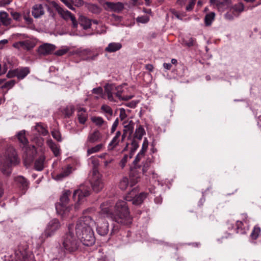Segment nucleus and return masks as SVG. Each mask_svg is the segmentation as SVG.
I'll list each match as a JSON object with an SVG mask.
<instances>
[{
  "instance_id": "2eb2a0df",
  "label": "nucleus",
  "mask_w": 261,
  "mask_h": 261,
  "mask_svg": "<svg viewBox=\"0 0 261 261\" xmlns=\"http://www.w3.org/2000/svg\"><path fill=\"white\" fill-rule=\"evenodd\" d=\"M96 231L101 236L107 235L109 231V224L106 221H100L99 219L97 222Z\"/></svg>"
},
{
  "instance_id": "20e7f679",
  "label": "nucleus",
  "mask_w": 261,
  "mask_h": 261,
  "mask_svg": "<svg viewBox=\"0 0 261 261\" xmlns=\"http://www.w3.org/2000/svg\"><path fill=\"white\" fill-rule=\"evenodd\" d=\"M71 226L69 227V232L63 237V245L65 249L69 252H72L77 250L80 243L77 236H74L70 231Z\"/></svg>"
},
{
  "instance_id": "13d9d810",
  "label": "nucleus",
  "mask_w": 261,
  "mask_h": 261,
  "mask_svg": "<svg viewBox=\"0 0 261 261\" xmlns=\"http://www.w3.org/2000/svg\"><path fill=\"white\" fill-rule=\"evenodd\" d=\"M6 76L8 78H13L15 76L17 77L16 69L10 70L7 74Z\"/></svg>"
},
{
  "instance_id": "72a5a7b5",
  "label": "nucleus",
  "mask_w": 261,
  "mask_h": 261,
  "mask_svg": "<svg viewBox=\"0 0 261 261\" xmlns=\"http://www.w3.org/2000/svg\"><path fill=\"white\" fill-rule=\"evenodd\" d=\"M145 134V131L141 125L136 129L134 135V138L141 140L142 137Z\"/></svg>"
},
{
  "instance_id": "4468645a",
  "label": "nucleus",
  "mask_w": 261,
  "mask_h": 261,
  "mask_svg": "<svg viewBox=\"0 0 261 261\" xmlns=\"http://www.w3.org/2000/svg\"><path fill=\"white\" fill-rule=\"evenodd\" d=\"M55 45L49 43H44L40 45L38 48V53L41 56L50 55L55 50Z\"/></svg>"
},
{
  "instance_id": "4c0bfd02",
  "label": "nucleus",
  "mask_w": 261,
  "mask_h": 261,
  "mask_svg": "<svg viewBox=\"0 0 261 261\" xmlns=\"http://www.w3.org/2000/svg\"><path fill=\"white\" fill-rule=\"evenodd\" d=\"M74 107L73 106H68L62 110V113L65 117L69 118L74 112Z\"/></svg>"
},
{
  "instance_id": "ea45409f",
  "label": "nucleus",
  "mask_w": 261,
  "mask_h": 261,
  "mask_svg": "<svg viewBox=\"0 0 261 261\" xmlns=\"http://www.w3.org/2000/svg\"><path fill=\"white\" fill-rule=\"evenodd\" d=\"M80 23L81 25L83 26L84 29L87 30L91 27V20L84 17L81 18Z\"/></svg>"
},
{
  "instance_id": "ddd939ff",
  "label": "nucleus",
  "mask_w": 261,
  "mask_h": 261,
  "mask_svg": "<svg viewBox=\"0 0 261 261\" xmlns=\"http://www.w3.org/2000/svg\"><path fill=\"white\" fill-rule=\"evenodd\" d=\"M143 174L142 171L139 169V167L134 165V167L131 169L129 174L130 186L136 184Z\"/></svg>"
},
{
  "instance_id": "774afa93",
  "label": "nucleus",
  "mask_w": 261,
  "mask_h": 261,
  "mask_svg": "<svg viewBox=\"0 0 261 261\" xmlns=\"http://www.w3.org/2000/svg\"><path fill=\"white\" fill-rule=\"evenodd\" d=\"M24 19L25 20V21L29 24H32L33 20V19L30 17L29 15H24L23 16Z\"/></svg>"
},
{
  "instance_id": "bb28decb",
  "label": "nucleus",
  "mask_w": 261,
  "mask_h": 261,
  "mask_svg": "<svg viewBox=\"0 0 261 261\" xmlns=\"http://www.w3.org/2000/svg\"><path fill=\"white\" fill-rule=\"evenodd\" d=\"M122 47V44L119 42H112L108 44L106 47L105 51L108 53H113L120 49Z\"/></svg>"
},
{
  "instance_id": "5fc2aeb1",
  "label": "nucleus",
  "mask_w": 261,
  "mask_h": 261,
  "mask_svg": "<svg viewBox=\"0 0 261 261\" xmlns=\"http://www.w3.org/2000/svg\"><path fill=\"white\" fill-rule=\"evenodd\" d=\"M136 139L134 138L131 143V151L132 152H134L139 147V143L136 140Z\"/></svg>"
},
{
  "instance_id": "c756f323",
  "label": "nucleus",
  "mask_w": 261,
  "mask_h": 261,
  "mask_svg": "<svg viewBox=\"0 0 261 261\" xmlns=\"http://www.w3.org/2000/svg\"><path fill=\"white\" fill-rule=\"evenodd\" d=\"M71 172V167L67 166L65 168H63L62 171L57 175L56 179L57 180H62L64 177L68 176Z\"/></svg>"
},
{
  "instance_id": "dca6fc26",
  "label": "nucleus",
  "mask_w": 261,
  "mask_h": 261,
  "mask_svg": "<svg viewBox=\"0 0 261 261\" xmlns=\"http://www.w3.org/2000/svg\"><path fill=\"white\" fill-rule=\"evenodd\" d=\"M105 93L107 95L110 101H114L113 95L117 96L116 86L113 84H108L105 86Z\"/></svg>"
},
{
  "instance_id": "f03ea898",
  "label": "nucleus",
  "mask_w": 261,
  "mask_h": 261,
  "mask_svg": "<svg viewBox=\"0 0 261 261\" xmlns=\"http://www.w3.org/2000/svg\"><path fill=\"white\" fill-rule=\"evenodd\" d=\"M19 162L15 149L9 147L0 156V170L4 174L8 176L11 173L12 167L18 165Z\"/></svg>"
},
{
  "instance_id": "603ef678",
  "label": "nucleus",
  "mask_w": 261,
  "mask_h": 261,
  "mask_svg": "<svg viewBox=\"0 0 261 261\" xmlns=\"http://www.w3.org/2000/svg\"><path fill=\"white\" fill-rule=\"evenodd\" d=\"M149 20V17L147 16H142L140 17H138L136 18V21L138 22L146 23L148 22Z\"/></svg>"
},
{
  "instance_id": "aec40b11",
  "label": "nucleus",
  "mask_w": 261,
  "mask_h": 261,
  "mask_svg": "<svg viewBox=\"0 0 261 261\" xmlns=\"http://www.w3.org/2000/svg\"><path fill=\"white\" fill-rule=\"evenodd\" d=\"M32 14L35 18H40L44 14V10L41 4H36L32 9Z\"/></svg>"
},
{
  "instance_id": "b1692460",
  "label": "nucleus",
  "mask_w": 261,
  "mask_h": 261,
  "mask_svg": "<svg viewBox=\"0 0 261 261\" xmlns=\"http://www.w3.org/2000/svg\"><path fill=\"white\" fill-rule=\"evenodd\" d=\"M124 134H128L130 137L134 131L135 123L132 120L125 121L123 122Z\"/></svg>"
},
{
  "instance_id": "6e6d98bb",
  "label": "nucleus",
  "mask_w": 261,
  "mask_h": 261,
  "mask_svg": "<svg viewBox=\"0 0 261 261\" xmlns=\"http://www.w3.org/2000/svg\"><path fill=\"white\" fill-rule=\"evenodd\" d=\"M33 46L32 45L31 42L29 40L23 41V49H25L27 50H30L32 48H33Z\"/></svg>"
},
{
  "instance_id": "5701e85b",
  "label": "nucleus",
  "mask_w": 261,
  "mask_h": 261,
  "mask_svg": "<svg viewBox=\"0 0 261 261\" xmlns=\"http://www.w3.org/2000/svg\"><path fill=\"white\" fill-rule=\"evenodd\" d=\"M46 143L56 156L60 154V148L59 145L56 144L51 139L47 140Z\"/></svg>"
},
{
  "instance_id": "393cba45",
  "label": "nucleus",
  "mask_w": 261,
  "mask_h": 261,
  "mask_svg": "<svg viewBox=\"0 0 261 261\" xmlns=\"http://www.w3.org/2000/svg\"><path fill=\"white\" fill-rule=\"evenodd\" d=\"M17 71V78L18 80L23 79L30 72V69L29 67H19L16 68Z\"/></svg>"
},
{
  "instance_id": "052dcab7",
  "label": "nucleus",
  "mask_w": 261,
  "mask_h": 261,
  "mask_svg": "<svg viewBox=\"0 0 261 261\" xmlns=\"http://www.w3.org/2000/svg\"><path fill=\"white\" fill-rule=\"evenodd\" d=\"M119 230V227L117 225H114L110 231V236H112L117 233Z\"/></svg>"
},
{
  "instance_id": "7ed1b4c3",
  "label": "nucleus",
  "mask_w": 261,
  "mask_h": 261,
  "mask_svg": "<svg viewBox=\"0 0 261 261\" xmlns=\"http://www.w3.org/2000/svg\"><path fill=\"white\" fill-rule=\"evenodd\" d=\"M93 212L94 210L92 208H89L83 211V216L81 217L76 222L75 228L76 233H81L82 231H85L88 228L92 229V226L95 224V222L92 217L89 215Z\"/></svg>"
},
{
  "instance_id": "79ce46f5",
  "label": "nucleus",
  "mask_w": 261,
  "mask_h": 261,
  "mask_svg": "<svg viewBox=\"0 0 261 261\" xmlns=\"http://www.w3.org/2000/svg\"><path fill=\"white\" fill-rule=\"evenodd\" d=\"M260 233V228L258 226H255L252 230L250 236L253 240H256Z\"/></svg>"
},
{
  "instance_id": "a878e982",
  "label": "nucleus",
  "mask_w": 261,
  "mask_h": 261,
  "mask_svg": "<svg viewBox=\"0 0 261 261\" xmlns=\"http://www.w3.org/2000/svg\"><path fill=\"white\" fill-rule=\"evenodd\" d=\"M11 21L8 13L5 11L0 12V21L3 25L8 26L10 25Z\"/></svg>"
},
{
  "instance_id": "de8ad7c7",
  "label": "nucleus",
  "mask_w": 261,
  "mask_h": 261,
  "mask_svg": "<svg viewBox=\"0 0 261 261\" xmlns=\"http://www.w3.org/2000/svg\"><path fill=\"white\" fill-rule=\"evenodd\" d=\"M16 81L14 80H12L6 82L3 86H2L1 88H7L10 89L12 88L16 84Z\"/></svg>"
},
{
  "instance_id": "2f4dec72",
  "label": "nucleus",
  "mask_w": 261,
  "mask_h": 261,
  "mask_svg": "<svg viewBox=\"0 0 261 261\" xmlns=\"http://www.w3.org/2000/svg\"><path fill=\"white\" fill-rule=\"evenodd\" d=\"M45 159L44 155H41L35 161V168L36 170L41 171L43 169Z\"/></svg>"
},
{
  "instance_id": "7c9ffc66",
  "label": "nucleus",
  "mask_w": 261,
  "mask_h": 261,
  "mask_svg": "<svg viewBox=\"0 0 261 261\" xmlns=\"http://www.w3.org/2000/svg\"><path fill=\"white\" fill-rule=\"evenodd\" d=\"M103 147H104V144L100 143V144H98L94 146H93L91 148H88L87 151V156H89L91 154L98 152L101 151Z\"/></svg>"
},
{
  "instance_id": "4d7b16f0",
  "label": "nucleus",
  "mask_w": 261,
  "mask_h": 261,
  "mask_svg": "<svg viewBox=\"0 0 261 261\" xmlns=\"http://www.w3.org/2000/svg\"><path fill=\"white\" fill-rule=\"evenodd\" d=\"M196 0H190L188 5L186 7V10L190 11L193 10L194 5H195Z\"/></svg>"
},
{
  "instance_id": "39448f33",
  "label": "nucleus",
  "mask_w": 261,
  "mask_h": 261,
  "mask_svg": "<svg viewBox=\"0 0 261 261\" xmlns=\"http://www.w3.org/2000/svg\"><path fill=\"white\" fill-rule=\"evenodd\" d=\"M71 194V192L70 190H66L60 197V203L56 206L57 212L63 216L68 215L71 208L70 206H66L69 201V197Z\"/></svg>"
},
{
  "instance_id": "bf43d9fd",
  "label": "nucleus",
  "mask_w": 261,
  "mask_h": 261,
  "mask_svg": "<svg viewBox=\"0 0 261 261\" xmlns=\"http://www.w3.org/2000/svg\"><path fill=\"white\" fill-rule=\"evenodd\" d=\"M128 160V155L125 154L124 155L123 158L121 159V160L120 162L119 165L121 168H123L126 165V162H127Z\"/></svg>"
},
{
  "instance_id": "c03bdc74",
  "label": "nucleus",
  "mask_w": 261,
  "mask_h": 261,
  "mask_svg": "<svg viewBox=\"0 0 261 261\" xmlns=\"http://www.w3.org/2000/svg\"><path fill=\"white\" fill-rule=\"evenodd\" d=\"M51 135L53 137L56 139L58 142H61L62 141V138L61 136V134L60 132L56 129H54L51 132Z\"/></svg>"
},
{
  "instance_id": "c9c22d12",
  "label": "nucleus",
  "mask_w": 261,
  "mask_h": 261,
  "mask_svg": "<svg viewBox=\"0 0 261 261\" xmlns=\"http://www.w3.org/2000/svg\"><path fill=\"white\" fill-rule=\"evenodd\" d=\"M231 10H233V11L238 16L239 14L244 11V5L242 3H239L231 7Z\"/></svg>"
},
{
  "instance_id": "09e8293b",
  "label": "nucleus",
  "mask_w": 261,
  "mask_h": 261,
  "mask_svg": "<svg viewBox=\"0 0 261 261\" xmlns=\"http://www.w3.org/2000/svg\"><path fill=\"white\" fill-rule=\"evenodd\" d=\"M69 51V48L66 47L62 48L55 52L54 54L57 56H62L66 54Z\"/></svg>"
},
{
  "instance_id": "f3484780",
  "label": "nucleus",
  "mask_w": 261,
  "mask_h": 261,
  "mask_svg": "<svg viewBox=\"0 0 261 261\" xmlns=\"http://www.w3.org/2000/svg\"><path fill=\"white\" fill-rule=\"evenodd\" d=\"M102 138V134L98 129H96L93 132L88 134L87 139V143H95L98 142L101 140Z\"/></svg>"
},
{
  "instance_id": "473e14b6",
  "label": "nucleus",
  "mask_w": 261,
  "mask_h": 261,
  "mask_svg": "<svg viewBox=\"0 0 261 261\" xmlns=\"http://www.w3.org/2000/svg\"><path fill=\"white\" fill-rule=\"evenodd\" d=\"M34 129L37 131L39 135L43 136H46L48 134V131L42 123H37L34 126Z\"/></svg>"
},
{
  "instance_id": "4be33fe9",
  "label": "nucleus",
  "mask_w": 261,
  "mask_h": 261,
  "mask_svg": "<svg viewBox=\"0 0 261 261\" xmlns=\"http://www.w3.org/2000/svg\"><path fill=\"white\" fill-rule=\"evenodd\" d=\"M210 2L211 4L214 5L215 8L217 9L218 11L220 12H223L230 7V6L219 0H210Z\"/></svg>"
},
{
  "instance_id": "a211bd4d",
  "label": "nucleus",
  "mask_w": 261,
  "mask_h": 261,
  "mask_svg": "<svg viewBox=\"0 0 261 261\" xmlns=\"http://www.w3.org/2000/svg\"><path fill=\"white\" fill-rule=\"evenodd\" d=\"M106 7V9L107 10V8L112 11L116 12H120L124 9V5L121 2L113 3V2H106L105 4Z\"/></svg>"
},
{
  "instance_id": "9d476101",
  "label": "nucleus",
  "mask_w": 261,
  "mask_h": 261,
  "mask_svg": "<svg viewBox=\"0 0 261 261\" xmlns=\"http://www.w3.org/2000/svg\"><path fill=\"white\" fill-rule=\"evenodd\" d=\"M90 194V191L89 188H86L84 186H81L80 189L75 190L73 194V199L77 203L81 202L83 199L89 196ZM78 203L75 204V208L78 209Z\"/></svg>"
},
{
  "instance_id": "412c9836",
  "label": "nucleus",
  "mask_w": 261,
  "mask_h": 261,
  "mask_svg": "<svg viewBox=\"0 0 261 261\" xmlns=\"http://www.w3.org/2000/svg\"><path fill=\"white\" fill-rule=\"evenodd\" d=\"M15 181L25 193L29 187V181L23 176H19L15 178Z\"/></svg>"
},
{
  "instance_id": "6e6552de",
  "label": "nucleus",
  "mask_w": 261,
  "mask_h": 261,
  "mask_svg": "<svg viewBox=\"0 0 261 261\" xmlns=\"http://www.w3.org/2000/svg\"><path fill=\"white\" fill-rule=\"evenodd\" d=\"M146 197L147 193L142 192L139 195H137L136 191L133 190L126 195L125 199L126 201H132V203L134 205H139L142 203Z\"/></svg>"
},
{
  "instance_id": "a19ab883",
  "label": "nucleus",
  "mask_w": 261,
  "mask_h": 261,
  "mask_svg": "<svg viewBox=\"0 0 261 261\" xmlns=\"http://www.w3.org/2000/svg\"><path fill=\"white\" fill-rule=\"evenodd\" d=\"M101 110L103 112H105V113H107V114H108L109 115V117L108 116L107 118L108 120H110L111 118V117L113 115V110H112V108L110 106H109L107 105H103L101 106Z\"/></svg>"
},
{
  "instance_id": "8fccbe9b",
  "label": "nucleus",
  "mask_w": 261,
  "mask_h": 261,
  "mask_svg": "<svg viewBox=\"0 0 261 261\" xmlns=\"http://www.w3.org/2000/svg\"><path fill=\"white\" fill-rule=\"evenodd\" d=\"M236 16H238L236 14L232 11V12H227L226 13L224 14V18L228 20H232L233 19L234 17Z\"/></svg>"
},
{
  "instance_id": "9b49d317",
  "label": "nucleus",
  "mask_w": 261,
  "mask_h": 261,
  "mask_svg": "<svg viewBox=\"0 0 261 261\" xmlns=\"http://www.w3.org/2000/svg\"><path fill=\"white\" fill-rule=\"evenodd\" d=\"M76 54L79 56L84 58V60L87 61L95 60L98 56V53H94L93 50L89 48H79L76 50Z\"/></svg>"
},
{
  "instance_id": "0eeeda50",
  "label": "nucleus",
  "mask_w": 261,
  "mask_h": 261,
  "mask_svg": "<svg viewBox=\"0 0 261 261\" xmlns=\"http://www.w3.org/2000/svg\"><path fill=\"white\" fill-rule=\"evenodd\" d=\"M90 182L93 190L96 192H99L103 187V184L101 179V176L96 167L93 168L92 177Z\"/></svg>"
},
{
  "instance_id": "49530a36",
  "label": "nucleus",
  "mask_w": 261,
  "mask_h": 261,
  "mask_svg": "<svg viewBox=\"0 0 261 261\" xmlns=\"http://www.w3.org/2000/svg\"><path fill=\"white\" fill-rule=\"evenodd\" d=\"M129 184L128 179L127 177H123L119 183V187L122 190H125Z\"/></svg>"
},
{
  "instance_id": "864d4df0",
  "label": "nucleus",
  "mask_w": 261,
  "mask_h": 261,
  "mask_svg": "<svg viewBox=\"0 0 261 261\" xmlns=\"http://www.w3.org/2000/svg\"><path fill=\"white\" fill-rule=\"evenodd\" d=\"M90 10L93 13H99L100 11V8L96 5L91 4L89 6Z\"/></svg>"
},
{
  "instance_id": "37998d69",
  "label": "nucleus",
  "mask_w": 261,
  "mask_h": 261,
  "mask_svg": "<svg viewBox=\"0 0 261 261\" xmlns=\"http://www.w3.org/2000/svg\"><path fill=\"white\" fill-rule=\"evenodd\" d=\"M117 89V97L119 99H122L124 100H128L131 99L133 97L132 96H127L125 98H121V93L123 92V87L121 85L116 86Z\"/></svg>"
},
{
  "instance_id": "e2e57ef3",
  "label": "nucleus",
  "mask_w": 261,
  "mask_h": 261,
  "mask_svg": "<svg viewBox=\"0 0 261 261\" xmlns=\"http://www.w3.org/2000/svg\"><path fill=\"white\" fill-rule=\"evenodd\" d=\"M126 116H127V115L126 114L125 111L124 109H123V108L120 109L119 117H120V119L121 120H123L126 117Z\"/></svg>"
},
{
  "instance_id": "f704fd0d",
  "label": "nucleus",
  "mask_w": 261,
  "mask_h": 261,
  "mask_svg": "<svg viewBox=\"0 0 261 261\" xmlns=\"http://www.w3.org/2000/svg\"><path fill=\"white\" fill-rule=\"evenodd\" d=\"M17 136L19 141L24 146H25L28 144L29 142L25 137V131L24 130H21L18 132Z\"/></svg>"
},
{
  "instance_id": "58836bf2",
  "label": "nucleus",
  "mask_w": 261,
  "mask_h": 261,
  "mask_svg": "<svg viewBox=\"0 0 261 261\" xmlns=\"http://www.w3.org/2000/svg\"><path fill=\"white\" fill-rule=\"evenodd\" d=\"M120 138L115 137L109 144L108 150L109 151L113 150L119 144Z\"/></svg>"
},
{
  "instance_id": "a18cd8bd",
  "label": "nucleus",
  "mask_w": 261,
  "mask_h": 261,
  "mask_svg": "<svg viewBox=\"0 0 261 261\" xmlns=\"http://www.w3.org/2000/svg\"><path fill=\"white\" fill-rule=\"evenodd\" d=\"M150 166V161L146 160L143 163V166H138L140 170H141L142 173L144 174Z\"/></svg>"
},
{
  "instance_id": "6ab92c4d",
  "label": "nucleus",
  "mask_w": 261,
  "mask_h": 261,
  "mask_svg": "<svg viewBox=\"0 0 261 261\" xmlns=\"http://www.w3.org/2000/svg\"><path fill=\"white\" fill-rule=\"evenodd\" d=\"M148 146V142L146 138H145L142 144L141 150L136 156L133 163L135 166H138L137 164L140 161L142 158L144 156V153L146 151Z\"/></svg>"
},
{
  "instance_id": "c85d7f7f",
  "label": "nucleus",
  "mask_w": 261,
  "mask_h": 261,
  "mask_svg": "<svg viewBox=\"0 0 261 261\" xmlns=\"http://www.w3.org/2000/svg\"><path fill=\"white\" fill-rule=\"evenodd\" d=\"M91 120L96 126L98 127H100L102 125H105L106 127L108 126L107 122L101 117L93 116L91 118Z\"/></svg>"
},
{
  "instance_id": "cd10ccee",
  "label": "nucleus",
  "mask_w": 261,
  "mask_h": 261,
  "mask_svg": "<svg viewBox=\"0 0 261 261\" xmlns=\"http://www.w3.org/2000/svg\"><path fill=\"white\" fill-rule=\"evenodd\" d=\"M77 118L80 123L84 124L87 119V114L83 108H80L77 111Z\"/></svg>"
},
{
  "instance_id": "423d86ee",
  "label": "nucleus",
  "mask_w": 261,
  "mask_h": 261,
  "mask_svg": "<svg viewBox=\"0 0 261 261\" xmlns=\"http://www.w3.org/2000/svg\"><path fill=\"white\" fill-rule=\"evenodd\" d=\"M78 238L80 239L81 242L87 246H92L95 242L94 232L92 229L86 230L85 231H82L81 233H76Z\"/></svg>"
},
{
  "instance_id": "680f3d73",
  "label": "nucleus",
  "mask_w": 261,
  "mask_h": 261,
  "mask_svg": "<svg viewBox=\"0 0 261 261\" xmlns=\"http://www.w3.org/2000/svg\"><path fill=\"white\" fill-rule=\"evenodd\" d=\"M194 42V39L192 38H190L188 40L184 41V44L185 45L191 47L193 46Z\"/></svg>"
},
{
  "instance_id": "1a4fd4ad",
  "label": "nucleus",
  "mask_w": 261,
  "mask_h": 261,
  "mask_svg": "<svg viewBox=\"0 0 261 261\" xmlns=\"http://www.w3.org/2000/svg\"><path fill=\"white\" fill-rule=\"evenodd\" d=\"M54 7L56 8L59 14L64 20H67L69 19L72 21V26L73 28H76L77 26V22L74 16L69 11L64 10L59 5L56 3L54 4Z\"/></svg>"
},
{
  "instance_id": "f257e3e1",
  "label": "nucleus",
  "mask_w": 261,
  "mask_h": 261,
  "mask_svg": "<svg viewBox=\"0 0 261 261\" xmlns=\"http://www.w3.org/2000/svg\"><path fill=\"white\" fill-rule=\"evenodd\" d=\"M100 218L107 217L118 224L129 226L133 222V217L130 212L127 203L125 201H118L114 207V212L112 210L108 202H104L100 205V211L98 212Z\"/></svg>"
},
{
  "instance_id": "e433bc0d",
  "label": "nucleus",
  "mask_w": 261,
  "mask_h": 261,
  "mask_svg": "<svg viewBox=\"0 0 261 261\" xmlns=\"http://www.w3.org/2000/svg\"><path fill=\"white\" fill-rule=\"evenodd\" d=\"M215 17V13L213 12L207 14L204 18V23L206 26H210L212 23Z\"/></svg>"
},
{
  "instance_id": "3c124183",
  "label": "nucleus",
  "mask_w": 261,
  "mask_h": 261,
  "mask_svg": "<svg viewBox=\"0 0 261 261\" xmlns=\"http://www.w3.org/2000/svg\"><path fill=\"white\" fill-rule=\"evenodd\" d=\"M68 1L70 3H71L72 6L74 5L77 7H80L84 5L83 0H68Z\"/></svg>"
},
{
  "instance_id": "69168bd1",
  "label": "nucleus",
  "mask_w": 261,
  "mask_h": 261,
  "mask_svg": "<svg viewBox=\"0 0 261 261\" xmlns=\"http://www.w3.org/2000/svg\"><path fill=\"white\" fill-rule=\"evenodd\" d=\"M62 3H63L69 9L71 10H75V9L71 5V3H70L68 0H60Z\"/></svg>"
},
{
  "instance_id": "0e129e2a",
  "label": "nucleus",
  "mask_w": 261,
  "mask_h": 261,
  "mask_svg": "<svg viewBox=\"0 0 261 261\" xmlns=\"http://www.w3.org/2000/svg\"><path fill=\"white\" fill-rule=\"evenodd\" d=\"M119 123V119L117 118L115 121L114 122L112 127H111V133H113L116 129L117 127L118 126Z\"/></svg>"
},
{
  "instance_id": "f8f14e48",
  "label": "nucleus",
  "mask_w": 261,
  "mask_h": 261,
  "mask_svg": "<svg viewBox=\"0 0 261 261\" xmlns=\"http://www.w3.org/2000/svg\"><path fill=\"white\" fill-rule=\"evenodd\" d=\"M60 227V223L58 220L53 219L51 220L47 224L46 228L43 235L46 238L52 236L56 231Z\"/></svg>"
},
{
  "instance_id": "338daca9",
  "label": "nucleus",
  "mask_w": 261,
  "mask_h": 261,
  "mask_svg": "<svg viewBox=\"0 0 261 261\" xmlns=\"http://www.w3.org/2000/svg\"><path fill=\"white\" fill-rule=\"evenodd\" d=\"M11 15L14 20H19L20 18V14L19 13L16 12H11Z\"/></svg>"
}]
</instances>
